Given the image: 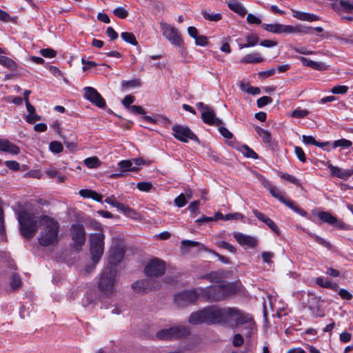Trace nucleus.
Returning a JSON list of instances; mask_svg holds the SVG:
<instances>
[{
  "label": "nucleus",
  "mask_w": 353,
  "mask_h": 353,
  "mask_svg": "<svg viewBox=\"0 0 353 353\" xmlns=\"http://www.w3.org/2000/svg\"><path fill=\"white\" fill-rule=\"evenodd\" d=\"M18 221L20 224V232L21 235L27 239H31L35 234L37 229V220L36 216L25 210L18 213Z\"/></svg>",
  "instance_id": "obj_6"
},
{
  "label": "nucleus",
  "mask_w": 353,
  "mask_h": 353,
  "mask_svg": "<svg viewBox=\"0 0 353 353\" xmlns=\"http://www.w3.org/2000/svg\"><path fill=\"white\" fill-rule=\"evenodd\" d=\"M348 90V87H347L346 85H336V86H334L332 88V90L331 92L333 93V94H345Z\"/></svg>",
  "instance_id": "obj_48"
},
{
  "label": "nucleus",
  "mask_w": 353,
  "mask_h": 353,
  "mask_svg": "<svg viewBox=\"0 0 353 353\" xmlns=\"http://www.w3.org/2000/svg\"><path fill=\"white\" fill-rule=\"evenodd\" d=\"M207 324L227 323L228 307L216 306L205 307Z\"/></svg>",
  "instance_id": "obj_8"
},
{
  "label": "nucleus",
  "mask_w": 353,
  "mask_h": 353,
  "mask_svg": "<svg viewBox=\"0 0 353 353\" xmlns=\"http://www.w3.org/2000/svg\"><path fill=\"white\" fill-rule=\"evenodd\" d=\"M174 203L179 208L183 207L187 203V200L183 194H181L174 199Z\"/></svg>",
  "instance_id": "obj_55"
},
{
  "label": "nucleus",
  "mask_w": 353,
  "mask_h": 353,
  "mask_svg": "<svg viewBox=\"0 0 353 353\" xmlns=\"http://www.w3.org/2000/svg\"><path fill=\"white\" fill-rule=\"evenodd\" d=\"M269 192L272 196L279 200L281 203L287 205L289 208H290L297 214H300L302 216H307V213L306 211L300 208L299 206L296 205L291 200L285 198L283 192L276 187L272 185V187L269 189Z\"/></svg>",
  "instance_id": "obj_12"
},
{
  "label": "nucleus",
  "mask_w": 353,
  "mask_h": 353,
  "mask_svg": "<svg viewBox=\"0 0 353 353\" xmlns=\"http://www.w3.org/2000/svg\"><path fill=\"white\" fill-rule=\"evenodd\" d=\"M128 110L134 114H145L146 113L141 106L136 105H132Z\"/></svg>",
  "instance_id": "obj_57"
},
{
  "label": "nucleus",
  "mask_w": 353,
  "mask_h": 353,
  "mask_svg": "<svg viewBox=\"0 0 353 353\" xmlns=\"http://www.w3.org/2000/svg\"><path fill=\"white\" fill-rule=\"evenodd\" d=\"M121 37L123 41L128 43H130L133 46L138 45V42L136 39V37L132 32H123L121 34Z\"/></svg>",
  "instance_id": "obj_35"
},
{
  "label": "nucleus",
  "mask_w": 353,
  "mask_h": 353,
  "mask_svg": "<svg viewBox=\"0 0 353 353\" xmlns=\"http://www.w3.org/2000/svg\"><path fill=\"white\" fill-rule=\"evenodd\" d=\"M49 148L52 152L55 154H59L63 150L62 144L57 141H53L50 142L49 145Z\"/></svg>",
  "instance_id": "obj_41"
},
{
  "label": "nucleus",
  "mask_w": 353,
  "mask_h": 353,
  "mask_svg": "<svg viewBox=\"0 0 353 353\" xmlns=\"http://www.w3.org/2000/svg\"><path fill=\"white\" fill-rule=\"evenodd\" d=\"M70 233L73 241L74 247L77 250H79L85 241V232L83 225L79 223L72 224Z\"/></svg>",
  "instance_id": "obj_13"
},
{
  "label": "nucleus",
  "mask_w": 353,
  "mask_h": 353,
  "mask_svg": "<svg viewBox=\"0 0 353 353\" xmlns=\"http://www.w3.org/2000/svg\"><path fill=\"white\" fill-rule=\"evenodd\" d=\"M263 61V59L260 56L259 53L248 54L243 57L241 61L242 63H261Z\"/></svg>",
  "instance_id": "obj_30"
},
{
  "label": "nucleus",
  "mask_w": 353,
  "mask_h": 353,
  "mask_svg": "<svg viewBox=\"0 0 353 353\" xmlns=\"http://www.w3.org/2000/svg\"><path fill=\"white\" fill-rule=\"evenodd\" d=\"M256 179L259 180V181L261 183V185L267 189H270L272 187V184L270 183V181L266 179L263 176L261 175L259 173H255Z\"/></svg>",
  "instance_id": "obj_50"
},
{
  "label": "nucleus",
  "mask_w": 353,
  "mask_h": 353,
  "mask_svg": "<svg viewBox=\"0 0 353 353\" xmlns=\"http://www.w3.org/2000/svg\"><path fill=\"white\" fill-rule=\"evenodd\" d=\"M241 151L243 153V154L248 158H251L253 159H257L259 158L258 154L248 145H245L242 146Z\"/></svg>",
  "instance_id": "obj_40"
},
{
  "label": "nucleus",
  "mask_w": 353,
  "mask_h": 353,
  "mask_svg": "<svg viewBox=\"0 0 353 353\" xmlns=\"http://www.w3.org/2000/svg\"><path fill=\"white\" fill-rule=\"evenodd\" d=\"M272 102V99L270 97H268V96H264V97H262L261 98H259L258 100H257V106L259 108H262L268 104H270Z\"/></svg>",
  "instance_id": "obj_49"
},
{
  "label": "nucleus",
  "mask_w": 353,
  "mask_h": 353,
  "mask_svg": "<svg viewBox=\"0 0 353 353\" xmlns=\"http://www.w3.org/2000/svg\"><path fill=\"white\" fill-rule=\"evenodd\" d=\"M42 56L46 58H52L57 55V52L51 48H46L40 50Z\"/></svg>",
  "instance_id": "obj_52"
},
{
  "label": "nucleus",
  "mask_w": 353,
  "mask_h": 353,
  "mask_svg": "<svg viewBox=\"0 0 353 353\" xmlns=\"http://www.w3.org/2000/svg\"><path fill=\"white\" fill-rule=\"evenodd\" d=\"M188 321L190 324L193 325L207 323L205 308L192 312L189 316Z\"/></svg>",
  "instance_id": "obj_24"
},
{
  "label": "nucleus",
  "mask_w": 353,
  "mask_h": 353,
  "mask_svg": "<svg viewBox=\"0 0 353 353\" xmlns=\"http://www.w3.org/2000/svg\"><path fill=\"white\" fill-rule=\"evenodd\" d=\"M144 163L141 158L132 159L130 160H123L119 162L118 165L121 172H136L139 170V166Z\"/></svg>",
  "instance_id": "obj_17"
},
{
  "label": "nucleus",
  "mask_w": 353,
  "mask_h": 353,
  "mask_svg": "<svg viewBox=\"0 0 353 353\" xmlns=\"http://www.w3.org/2000/svg\"><path fill=\"white\" fill-rule=\"evenodd\" d=\"M121 85L123 88L126 89L130 88H139L141 85V82L139 79H134L129 81H123Z\"/></svg>",
  "instance_id": "obj_37"
},
{
  "label": "nucleus",
  "mask_w": 353,
  "mask_h": 353,
  "mask_svg": "<svg viewBox=\"0 0 353 353\" xmlns=\"http://www.w3.org/2000/svg\"><path fill=\"white\" fill-rule=\"evenodd\" d=\"M243 218V214H241V213H239V212L231 213V214H228L225 215V221H229L231 219L241 220Z\"/></svg>",
  "instance_id": "obj_63"
},
{
  "label": "nucleus",
  "mask_w": 353,
  "mask_h": 353,
  "mask_svg": "<svg viewBox=\"0 0 353 353\" xmlns=\"http://www.w3.org/2000/svg\"><path fill=\"white\" fill-rule=\"evenodd\" d=\"M292 16L301 21H314L319 20V17L312 14L292 10Z\"/></svg>",
  "instance_id": "obj_26"
},
{
  "label": "nucleus",
  "mask_w": 353,
  "mask_h": 353,
  "mask_svg": "<svg viewBox=\"0 0 353 353\" xmlns=\"http://www.w3.org/2000/svg\"><path fill=\"white\" fill-rule=\"evenodd\" d=\"M189 329L185 326H176L168 329H163L157 332V337L161 340L181 338L189 334Z\"/></svg>",
  "instance_id": "obj_9"
},
{
  "label": "nucleus",
  "mask_w": 353,
  "mask_h": 353,
  "mask_svg": "<svg viewBox=\"0 0 353 353\" xmlns=\"http://www.w3.org/2000/svg\"><path fill=\"white\" fill-rule=\"evenodd\" d=\"M10 287L13 290L19 288L21 285L20 276L17 274H13L10 277Z\"/></svg>",
  "instance_id": "obj_43"
},
{
  "label": "nucleus",
  "mask_w": 353,
  "mask_h": 353,
  "mask_svg": "<svg viewBox=\"0 0 353 353\" xmlns=\"http://www.w3.org/2000/svg\"><path fill=\"white\" fill-rule=\"evenodd\" d=\"M0 64L12 71H14L17 68V63L12 59L4 56L0 57Z\"/></svg>",
  "instance_id": "obj_32"
},
{
  "label": "nucleus",
  "mask_w": 353,
  "mask_h": 353,
  "mask_svg": "<svg viewBox=\"0 0 353 353\" xmlns=\"http://www.w3.org/2000/svg\"><path fill=\"white\" fill-rule=\"evenodd\" d=\"M94 227L99 230L98 233L91 234L89 239L90 251L94 264L92 266L85 267V273H89L94 269L96 264L99 261L104 252L105 235L101 231V225L98 223H94Z\"/></svg>",
  "instance_id": "obj_3"
},
{
  "label": "nucleus",
  "mask_w": 353,
  "mask_h": 353,
  "mask_svg": "<svg viewBox=\"0 0 353 353\" xmlns=\"http://www.w3.org/2000/svg\"><path fill=\"white\" fill-rule=\"evenodd\" d=\"M228 7L241 17H244L247 13L246 9L236 1L230 2L228 3Z\"/></svg>",
  "instance_id": "obj_31"
},
{
  "label": "nucleus",
  "mask_w": 353,
  "mask_h": 353,
  "mask_svg": "<svg viewBox=\"0 0 353 353\" xmlns=\"http://www.w3.org/2000/svg\"><path fill=\"white\" fill-rule=\"evenodd\" d=\"M0 150L12 154H17L19 152V148L16 145L12 143L6 139H0Z\"/></svg>",
  "instance_id": "obj_25"
},
{
  "label": "nucleus",
  "mask_w": 353,
  "mask_h": 353,
  "mask_svg": "<svg viewBox=\"0 0 353 353\" xmlns=\"http://www.w3.org/2000/svg\"><path fill=\"white\" fill-rule=\"evenodd\" d=\"M157 286L156 281L151 278L137 281L132 284V289L139 292L151 290Z\"/></svg>",
  "instance_id": "obj_19"
},
{
  "label": "nucleus",
  "mask_w": 353,
  "mask_h": 353,
  "mask_svg": "<svg viewBox=\"0 0 353 353\" xmlns=\"http://www.w3.org/2000/svg\"><path fill=\"white\" fill-rule=\"evenodd\" d=\"M202 15L205 19L210 21H218L222 19V15L221 13H210L206 10L202 11Z\"/></svg>",
  "instance_id": "obj_36"
},
{
  "label": "nucleus",
  "mask_w": 353,
  "mask_h": 353,
  "mask_svg": "<svg viewBox=\"0 0 353 353\" xmlns=\"http://www.w3.org/2000/svg\"><path fill=\"white\" fill-rule=\"evenodd\" d=\"M253 214L259 221L265 223L273 232L277 234H279L280 231L278 226L270 218L257 210H253Z\"/></svg>",
  "instance_id": "obj_23"
},
{
  "label": "nucleus",
  "mask_w": 353,
  "mask_h": 353,
  "mask_svg": "<svg viewBox=\"0 0 353 353\" xmlns=\"http://www.w3.org/2000/svg\"><path fill=\"white\" fill-rule=\"evenodd\" d=\"M105 203L117 208V209L119 208V207H121V203L117 202L116 201V199L114 196H108L105 201Z\"/></svg>",
  "instance_id": "obj_60"
},
{
  "label": "nucleus",
  "mask_w": 353,
  "mask_h": 353,
  "mask_svg": "<svg viewBox=\"0 0 353 353\" xmlns=\"http://www.w3.org/2000/svg\"><path fill=\"white\" fill-rule=\"evenodd\" d=\"M27 111L28 112V114L26 116V120L29 123H33L37 121L41 120V117L37 115L35 113L34 107L30 103V101H27L26 103Z\"/></svg>",
  "instance_id": "obj_27"
},
{
  "label": "nucleus",
  "mask_w": 353,
  "mask_h": 353,
  "mask_svg": "<svg viewBox=\"0 0 353 353\" xmlns=\"http://www.w3.org/2000/svg\"><path fill=\"white\" fill-rule=\"evenodd\" d=\"M234 238L242 246H246L249 248H254L258 244L257 239L252 236L236 232L234 234Z\"/></svg>",
  "instance_id": "obj_21"
},
{
  "label": "nucleus",
  "mask_w": 353,
  "mask_h": 353,
  "mask_svg": "<svg viewBox=\"0 0 353 353\" xmlns=\"http://www.w3.org/2000/svg\"><path fill=\"white\" fill-rule=\"evenodd\" d=\"M261 256L263 262L270 263H272L271 259L274 256V254L271 252H263Z\"/></svg>",
  "instance_id": "obj_64"
},
{
  "label": "nucleus",
  "mask_w": 353,
  "mask_h": 353,
  "mask_svg": "<svg viewBox=\"0 0 353 353\" xmlns=\"http://www.w3.org/2000/svg\"><path fill=\"white\" fill-rule=\"evenodd\" d=\"M113 14L119 19H125L128 15V11L123 7H117L113 10Z\"/></svg>",
  "instance_id": "obj_45"
},
{
  "label": "nucleus",
  "mask_w": 353,
  "mask_h": 353,
  "mask_svg": "<svg viewBox=\"0 0 353 353\" xmlns=\"http://www.w3.org/2000/svg\"><path fill=\"white\" fill-rule=\"evenodd\" d=\"M41 231L38 239L43 247H54L59 243V223L57 220L48 216H43L40 220Z\"/></svg>",
  "instance_id": "obj_1"
},
{
  "label": "nucleus",
  "mask_w": 353,
  "mask_h": 353,
  "mask_svg": "<svg viewBox=\"0 0 353 353\" xmlns=\"http://www.w3.org/2000/svg\"><path fill=\"white\" fill-rule=\"evenodd\" d=\"M134 98L132 95H127L122 101L123 105L128 108L130 109L132 107L131 104L134 102Z\"/></svg>",
  "instance_id": "obj_62"
},
{
  "label": "nucleus",
  "mask_w": 353,
  "mask_h": 353,
  "mask_svg": "<svg viewBox=\"0 0 353 353\" xmlns=\"http://www.w3.org/2000/svg\"><path fill=\"white\" fill-rule=\"evenodd\" d=\"M339 4L345 11L349 12L353 11V1L350 2L348 1L341 0Z\"/></svg>",
  "instance_id": "obj_51"
},
{
  "label": "nucleus",
  "mask_w": 353,
  "mask_h": 353,
  "mask_svg": "<svg viewBox=\"0 0 353 353\" xmlns=\"http://www.w3.org/2000/svg\"><path fill=\"white\" fill-rule=\"evenodd\" d=\"M337 229L343 230H351V227L346 223H343V221L339 220L336 219V221L334 222V224L333 225Z\"/></svg>",
  "instance_id": "obj_58"
},
{
  "label": "nucleus",
  "mask_w": 353,
  "mask_h": 353,
  "mask_svg": "<svg viewBox=\"0 0 353 353\" xmlns=\"http://www.w3.org/2000/svg\"><path fill=\"white\" fill-rule=\"evenodd\" d=\"M281 177L284 179V180H287L289 182L292 183H294L296 185H301V183L299 181V180L294 176L292 175H290V174H283Z\"/></svg>",
  "instance_id": "obj_56"
},
{
  "label": "nucleus",
  "mask_w": 353,
  "mask_h": 353,
  "mask_svg": "<svg viewBox=\"0 0 353 353\" xmlns=\"http://www.w3.org/2000/svg\"><path fill=\"white\" fill-rule=\"evenodd\" d=\"M121 211L125 216L131 219H137V213L133 209L121 203V207L118 209Z\"/></svg>",
  "instance_id": "obj_38"
},
{
  "label": "nucleus",
  "mask_w": 353,
  "mask_h": 353,
  "mask_svg": "<svg viewBox=\"0 0 353 353\" xmlns=\"http://www.w3.org/2000/svg\"><path fill=\"white\" fill-rule=\"evenodd\" d=\"M84 90V97L95 105L98 108H104L106 105L105 100L97 90L92 87H85Z\"/></svg>",
  "instance_id": "obj_16"
},
{
  "label": "nucleus",
  "mask_w": 353,
  "mask_h": 353,
  "mask_svg": "<svg viewBox=\"0 0 353 353\" xmlns=\"http://www.w3.org/2000/svg\"><path fill=\"white\" fill-rule=\"evenodd\" d=\"M327 168L330 169L331 175L344 180L347 179L353 175V169L344 170L337 166H334L328 163Z\"/></svg>",
  "instance_id": "obj_22"
},
{
  "label": "nucleus",
  "mask_w": 353,
  "mask_h": 353,
  "mask_svg": "<svg viewBox=\"0 0 353 353\" xmlns=\"http://www.w3.org/2000/svg\"><path fill=\"white\" fill-rule=\"evenodd\" d=\"M194 41L197 46H205L208 45V38L203 35H199L196 38H195Z\"/></svg>",
  "instance_id": "obj_61"
},
{
  "label": "nucleus",
  "mask_w": 353,
  "mask_h": 353,
  "mask_svg": "<svg viewBox=\"0 0 353 353\" xmlns=\"http://www.w3.org/2000/svg\"><path fill=\"white\" fill-rule=\"evenodd\" d=\"M125 254L123 248L116 246L111 249L108 259V264L106 267H113L117 269V265L122 261Z\"/></svg>",
  "instance_id": "obj_18"
},
{
  "label": "nucleus",
  "mask_w": 353,
  "mask_h": 353,
  "mask_svg": "<svg viewBox=\"0 0 353 353\" xmlns=\"http://www.w3.org/2000/svg\"><path fill=\"white\" fill-rule=\"evenodd\" d=\"M137 188L140 191L148 192L152 188V184L151 182L142 181L137 183Z\"/></svg>",
  "instance_id": "obj_46"
},
{
  "label": "nucleus",
  "mask_w": 353,
  "mask_h": 353,
  "mask_svg": "<svg viewBox=\"0 0 353 353\" xmlns=\"http://www.w3.org/2000/svg\"><path fill=\"white\" fill-rule=\"evenodd\" d=\"M312 68L319 71H324L327 70L328 69V67L323 62H318L313 61Z\"/></svg>",
  "instance_id": "obj_54"
},
{
  "label": "nucleus",
  "mask_w": 353,
  "mask_h": 353,
  "mask_svg": "<svg viewBox=\"0 0 353 353\" xmlns=\"http://www.w3.org/2000/svg\"><path fill=\"white\" fill-rule=\"evenodd\" d=\"M84 164L89 168H97L100 165V161L96 157L87 158L84 160Z\"/></svg>",
  "instance_id": "obj_39"
},
{
  "label": "nucleus",
  "mask_w": 353,
  "mask_h": 353,
  "mask_svg": "<svg viewBox=\"0 0 353 353\" xmlns=\"http://www.w3.org/2000/svg\"><path fill=\"white\" fill-rule=\"evenodd\" d=\"M256 132L262 137L263 141L265 143H270L271 141V134L268 130L261 128H257Z\"/></svg>",
  "instance_id": "obj_44"
},
{
  "label": "nucleus",
  "mask_w": 353,
  "mask_h": 353,
  "mask_svg": "<svg viewBox=\"0 0 353 353\" xmlns=\"http://www.w3.org/2000/svg\"><path fill=\"white\" fill-rule=\"evenodd\" d=\"M201 118L205 123L219 126L222 124V121L216 117L214 110L210 107H205L201 112Z\"/></svg>",
  "instance_id": "obj_20"
},
{
  "label": "nucleus",
  "mask_w": 353,
  "mask_h": 353,
  "mask_svg": "<svg viewBox=\"0 0 353 353\" xmlns=\"http://www.w3.org/2000/svg\"><path fill=\"white\" fill-rule=\"evenodd\" d=\"M165 270V263L154 258L150 260L145 268V273L150 277H157L163 275Z\"/></svg>",
  "instance_id": "obj_14"
},
{
  "label": "nucleus",
  "mask_w": 353,
  "mask_h": 353,
  "mask_svg": "<svg viewBox=\"0 0 353 353\" xmlns=\"http://www.w3.org/2000/svg\"><path fill=\"white\" fill-rule=\"evenodd\" d=\"M241 288V286L239 283H228L199 288V291L201 294H203V296L210 301H221L237 294Z\"/></svg>",
  "instance_id": "obj_2"
},
{
  "label": "nucleus",
  "mask_w": 353,
  "mask_h": 353,
  "mask_svg": "<svg viewBox=\"0 0 353 353\" xmlns=\"http://www.w3.org/2000/svg\"><path fill=\"white\" fill-rule=\"evenodd\" d=\"M352 143L350 140L345 139H341L336 141H334L333 143V147L337 148L341 147L342 148H348L352 146Z\"/></svg>",
  "instance_id": "obj_42"
},
{
  "label": "nucleus",
  "mask_w": 353,
  "mask_h": 353,
  "mask_svg": "<svg viewBox=\"0 0 353 353\" xmlns=\"http://www.w3.org/2000/svg\"><path fill=\"white\" fill-rule=\"evenodd\" d=\"M97 296V293L94 291L88 292L83 303V305L88 307L94 305L96 303Z\"/></svg>",
  "instance_id": "obj_34"
},
{
  "label": "nucleus",
  "mask_w": 353,
  "mask_h": 353,
  "mask_svg": "<svg viewBox=\"0 0 353 353\" xmlns=\"http://www.w3.org/2000/svg\"><path fill=\"white\" fill-rule=\"evenodd\" d=\"M245 39L247 41L245 43L239 44V46L240 49L254 46L259 41V38L256 34L247 35Z\"/></svg>",
  "instance_id": "obj_29"
},
{
  "label": "nucleus",
  "mask_w": 353,
  "mask_h": 353,
  "mask_svg": "<svg viewBox=\"0 0 353 353\" xmlns=\"http://www.w3.org/2000/svg\"><path fill=\"white\" fill-rule=\"evenodd\" d=\"M294 152L296 154V157L301 161L305 162L306 157L305 155V152L301 147L295 146L294 147Z\"/></svg>",
  "instance_id": "obj_53"
},
{
  "label": "nucleus",
  "mask_w": 353,
  "mask_h": 353,
  "mask_svg": "<svg viewBox=\"0 0 353 353\" xmlns=\"http://www.w3.org/2000/svg\"><path fill=\"white\" fill-rule=\"evenodd\" d=\"M224 276V272L223 270H218L211 272L209 274L202 276V279H208L212 283L220 282Z\"/></svg>",
  "instance_id": "obj_28"
},
{
  "label": "nucleus",
  "mask_w": 353,
  "mask_h": 353,
  "mask_svg": "<svg viewBox=\"0 0 353 353\" xmlns=\"http://www.w3.org/2000/svg\"><path fill=\"white\" fill-rule=\"evenodd\" d=\"M234 321L235 325H245L246 337H251L253 330L255 329V322L253 317L236 307H228L227 323Z\"/></svg>",
  "instance_id": "obj_5"
},
{
  "label": "nucleus",
  "mask_w": 353,
  "mask_h": 353,
  "mask_svg": "<svg viewBox=\"0 0 353 353\" xmlns=\"http://www.w3.org/2000/svg\"><path fill=\"white\" fill-rule=\"evenodd\" d=\"M243 343V338L241 334H236L233 337L232 344L235 347H240Z\"/></svg>",
  "instance_id": "obj_59"
},
{
  "label": "nucleus",
  "mask_w": 353,
  "mask_h": 353,
  "mask_svg": "<svg viewBox=\"0 0 353 353\" xmlns=\"http://www.w3.org/2000/svg\"><path fill=\"white\" fill-rule=\"evenodd\" d=\"M318 217L323 222L327 223L330 225H334V222L336 221V218L332 216L328 212H321L318 214Z\"/></svg>",
  "instance_id": "obj_33"
},
{
  "label": "nucleus",
  "mask_w": 353,
  "mask_h": 353,
  "mask_svg": "<svg viewBox=\"0 0 353 353\" xmlns=\"http://www.w3.org/2000/svg\"><path fill=\"white\" fill-rule=\"evenodd\" d=\"M308 114L309 112L307 110L296 109L291 113V116L294 118L301 119L305 117Z\"/></svg>",
  "instance_id": "obj_47"
},
{
  "label": "nucleus",
  "mask_w": 353,
  "mask_h": 353,
  "mask_svg": "<svg viewBox=\"0 0 353 353\" xmlns=\"http://www.w3.org/2000/svg\"><path fill=\"white\" fill-rule=\"evenodd\" d=\"M201 296H203V294L200 292L199 288L184 291L175 296L174 302L178 306L183 307L194 303Z\"/></svg>",
  "instance_id": "obj_10"
},
{
  "label": "nucleus",
  "mask_w": 353,
  "mask_h": 353,
  "mask_svg": "<svg viewBox=\"0 0 353 353\" xmlns=\"http://www.w3.org/2000/svg\"><path fill=\"white\" fill-rule=\"evenodd\" d=\"M117 269L105 267L99 275L97 288L106 296H110L117 292Z\"/></svg>",
  "instance_id": "obj_4"
},
{
  "label": "nucleus",
  "mask_w": 353,
  "mask_h": 353,
  "mask_svg": "<svg viewBox=\"0 0 353 353\" xmlns=\"http://www.w3.org/2000/svg\"><path fill=\"white\" fill-rule=\"evenodd\" d=\"M172 130L174 137L182 142H188L189 139L197 140L196 136L187 126L176 125Z\"/></svg>",
  "instance_id": "obj_15"
},
{
  "label": "nucleus",
  "mask_w": 353,
  "mask_h": 353,
  "mask_svg": "<svg viewBox=\"0 0 353 353\" xmlns=\"http://www.w3.org/2000/svg\"><path fill=\"white\" fill-rule=\"evenodd\" d=\"M263 28L272 33L275 34H310L312 32L313 28L305 27L302 26H290V25H283L280 23H274V24H263Z\"/></svg>",
  "instance_id": "obj_7"
},
{
  "label": "nucleus",
  "mask_w": 353,
  "mask_h": 353,
  "mask_svg": "<svg viewBox=\"0 0 353 353\" xmlns=\"http://www.w3.org/2000/svg\"><path fill=\"white\" fill-rule=\"evenodd\" d=\"M160 28L163 35L174 46L180 47L182 39L179 31L170 24L164 21L160 22Z\"/></svg>",
  "instance_id": "obj_11"
}]
</instances>
